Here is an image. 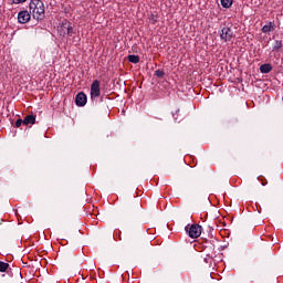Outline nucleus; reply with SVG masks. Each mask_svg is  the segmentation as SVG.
<instances>
[{"label": "nucleus", "mask_w": 283, "mask_h": 283, "mask_svg": "<svg viewBox=\"0 0 283 283\" xmlns=\"http://www.w3.org/2000/svg\"><path fill=\"white\" fill-rule=\"evenodd\" d=\"M275 31V22H269L262 27L263 34H269V32Z\"/></svg>", "instance_id": "obj_8"}, {"label": "nucleus", "mask_w": 283, "mask_h": 283, "mask_svg": "<svg viewBox=\"0 0 283 283\" xmlns=\"http://www.w3.org/2000/svg\"><path fill=\"white\" fill-rule=\"evenodd\" d=\"M273 70V66L269 63L262 64L260 66L261 74H269Z\"/></svg>", "instance_id": "obj_9"}, {"label": "nucleus", "mask_w": 283, "mask_h": 283, "mask_svg": "<svg viewBox=\"0 0 283 283\" xmlns=\"http://www.w3.org/2000/svg\"><path fill=\"white\" fill-rule=\"evenodd\" d=\"M155 76H157V78H165V71L163 70L155 71Z\"/></svg>", "instance_id": "obj_15"}, {"label": "nucleus", "mask_w": 283, "mask_h": 283, "mask_svg": "<svg viewBox=\"0 0 283 283\" xmlns=\"http://www.w3.org/2000/svg\"><path fill=\"white\" fill-rule=\"evenodd\" d=\"M34 120H36V117H34V115H28L23 119V125H34Z\"/></svg>", "instance_id": "obj_11"}, {"label": "nucleus", "mask_w": 283, "mask_h": 283, "mask_svg": "<svg viewBox=\"0 0 283 283\" xmlns=\"http://www.w3.org/2000/svg\"><path fill=\"white\" fill-rule=\"evenodd\" d=\"M179 112H180V109H177L176 113L172 114V116H174V118H175L176 122H178V117H176V116H178V113H179Z\"/></svg>", "instance_id": "obj_18"}, {"label": "nucleus", "mask_w": 283, "mask_h": 283, "mask_svg": "<svg viewBox=\"0 0 283 283\" xmlns=\"http://www.w3.org/2000/svg\"><path fill=\"white\" fill-rule=\"evenodd\" d=\"M31 14L32 13H30V12H28V10H24V11H20L19 13H18V21L20 22V23H28L29 21H30V19H31Z\"/></svg>", "instance_id": "obj_7"}, {"label": "nucleus", "mask_w": 283, "mask_h": 283, "mask_svg": "<svg viewBox=\"0 0 283 283\" xmlns=\"http://www.w3.org/2000/svg\"><path fill=\"white\" fill-rule=\"evenodd\" d=\"M185 230L187 231L189 238H200L202 233V226L200 224L186 226Z\"/></svg>", "instance_id": "obj_3"}, {"label": "nucleus", "mask_w": 283, "mask_h": 283, "mask_svg": "<svg viewBox=\"0 0 283 283\" xmlns=\"http://www.w3.org/2000/svg\"><path fill=\"white\" fill-rule=\"evenodd\" d=\"M30 14L36 21H43L45 19V4L43 0H31L29 3Z\"/></svg>", "instance_id": "obj_1"}, {"label": "nucleus", "mask_w": 283, "mask_h": 283, "mask_svg": "<svg viewBox=\"0 0 283 283\" xmlns=\"http://www.w3.org/2000/svg\"><path fill=\"white\" fill-rule=\"evenodd\" d=\"M129 63H140V56L138 55H128Z\"/></svg>", "instance_id": "obj_12"}, {"label": "nucleus", "mask_w": 283, "mask_h": 283, "mask_svg": "<svg viewBox=\"0 0 283 283\" xmlns=\"http://www.w3.org/2000/svg\"><path fill=\"white\" fill-rule=\"evenodd\" d=\"M98 96H101V82L95 80L91 85V101H95Z\"/></svg>", "instance_id": "obj_4"}, {"label": "nucleus", "mask_w": 283, "mask_h": 283, "mask_svg": "<svg viewBox=\"0 0 283 283\" xmlns=\"http://www.w3.org/2000/svg\"><path fill=\"white\" fill-rule=\"evenodd\" d=\"M23 125V119H17L15 127H21Z\"/></svg>", "instance_id": "obj_16"}, {"label": "nucleus", "mask_w": 283, "mask_h": 283, "mask_svg": "<svg viewBox=\"0 0 283 283\" xmlns=\"http://www.w3.org/2000/svg\"><path fill=\"white\" fill-rule=\"evenodd\" d=\"M57 32L60 36H74V24L67 20H62L57 27Z\"/></svg>", "instance_id": "obj_2"}, {"label": "nucleus", "mask_w": 283, "mask_h": 283, "mask_svg": "<svg viewBox=\"0 0 283 283\" xmlns=\"http://www.w3.org/2000/svg\"><path fill=\"white\" fill-rule=\"evenodd\" d=\"M10 264L3 262V261H0V273H6L9 269Z\"/></svg>", "instance_id": "obj_13"}, {"label": "nucleus", "mask_w": 283, "mask_h": 283, "mask_svg": "<svg viewBox=\"0 0 283 283\" xmlns=\"http://www.w3.org/2000/svg\"><path fill=\"white\" fill-rule=\"evenodd\" d=\"M222 8H229L230 6H233V0H221Z\"/></svg>", "instance_id": "obj_14"}, {"label": "nucleus", "mask_w": 283, "mask_h": 283, "mask_svg": "<svg viewBox=\"0 0 283 283\" xmlns=\"http://www.w3.org/2000/svg\"><path fill=\"white\" fill-rule=\"evenodd\" d=\"M220 39L226 42L231 41V39H233V31L231 30V28H223L220 32Z\"/></svg>", "instance_id": "obj_5"}, {"label": "nucleus", "mask_w": 283, "mask_h": 283, "mask_svg": "<svg viewBox=\"0 0 283 283\" xmlns=\"http://www.w3.org/2000/svg\"><path fill=\"white\" fill-rule=\"evenodd\" d=\"M1 222H3V219L0 220V224H1Z\"/></svg>", "instance_id": "obj_19"}, {"label": "nucleus", "mask_w": 283, "mask_h": 283, "mask_svg": "<svg viewBox=\"0 0 283 283\" xmlns=\"http://www.w3.org/2000/svg\"><path fill=\"white\" fill-rule=\"evenodd\" d=\"M75 104L77 105V107H85V105H87V95L83 92H80L75 96Z\"/></svg>", "instance_id": "obj_6"}, {"label": "nucleus", "mask_w": 283, "mask_h": 283, "mask_svg": "<svg viewBox=\"0 0 283 283\" xmlns=\"http://www.w3.org/2000/svg\"><path fill=\"white\" fill-rule=\"evenodd\" d=\"M283 48V42L282 40H275L272 46V52H280Z\"/></svg>", "instance_id": "obj_10"}, {"label": "nucleus", "mask_w": 283, "mask_h": 283, "mask_svg": "<svg viewBox=\"0 0 283 283\" xmlns=\"http://www.w3.org/2000/svg\"><path fill=\"white\" fill-rule=\"evenodd\" d=\"M28 0H12V3L19 4V3H25Z\"/></svg>", "instance_id": "obj_17"}]
</instances>
